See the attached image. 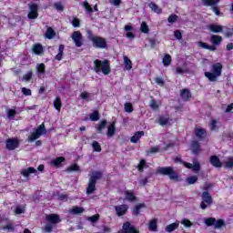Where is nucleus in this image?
<instances>
[{"label":"nucleus","mask_w":233,"mask_h":233,"mask_svg":"<svg viewBox=\"0 0 233 233\" xmlns=\"http://www.w3.org/2000/svg\"><path fill=\"white\" fill-rule=\"evenodd\" d=\"M209 128L211 132H218L219 127H218V120L212 119L211 122L209 123Z\"/></svg>","instance_id":"e433bc0d"},{"label":"nucleus","mask_w":233,"mask_h":233,"mask_svg":"<svg viewBox=\"0 0 233 233\" xmlns=\"http://www.w3.org/2000/svg\"><path fill=\"white\" fill-rule=\"evenodd\" d=\"M181 225H184V227H186V228H190V227H192V221H190L188 218H184L181 221Z\"/></svg>","instance_id":"603ef678"},{"label":"nucleus","mask_w":233,"mask_h":233,"mask_svg":"<svg viewBox=\"0 0 233 233\" xmlns=\"http://www.w3.org/2000/svg\"><path fill=\"white\" fill-rule=\"evenodd\" d=\"M19 139L13 137V138H7L5 140V148L7 150H15V148H19Z\"/></svg>","instance_id":"9b49d317"},{"label":"nucleus","mask_w":233,"mask_h":233,"mask_svg":"<svg viewBox=\"0 0 233 233\" xmlns=\"http://www.w3.org/2000/svg\"><path fill=\"white\" fill-rule=\"evenodd\" d=\"M124 108L126 110V112H128L129 114L131 112H134V106H132V103L127 102L124 105Z\"/></svg>","instance_id":"8fccbe9b"},{"label":"nucleus","mask_w":233,"mask_h":233,"mask_svg":"<svg viewBox=\"0 0 233 233\" xmlns=\"http://www.w3.org/2000/svg\"><path fill=\"white\" fill-rule=\"evenodd\" d=\"M91 147L95 152H101V144H99V142L94 140L91 144Z\"/></svg>","instance_id":"37998d69"},{"label":"nucleus","mask_w":233,"mask_h":233,"mask_svg":"<svg viewBox=\"0 0 233 233\" xmlns=\"http://www.w3.org/2000/svg\"><path fill=\"white\" fill-rule=\"evenodd\" d=\"M164 66H170L172 64V56L169 54H165L162 59Z\"/></svg>","instance_id":"2f4dec72"},{"label":"nucleus","mask_w":233,"mask_h":233,"mask_svg":"<svg viewBox=\"0 0 233 233\" xmlns=\"http://www.w3.org/2000/svg\"><path fill=\"white\" fill-rule=\"evenodd\" d=\"M147 208V204L140 203L134 207L132 212L135 216H139V212H140L141 208Z\"/></svg>","instance_id":"7c9ffc66"},{"label":"nucleus","mask_w":233,"mask_h":233,"mask_svg":"<svg viewBox=\"0 0 233 233\" xmlns=\"http://www.w3.org/2000/svg\"><path fill=\"white\" fill-rule=\"evenodd\" d=\"M71 38L73 39L77 48L83 46V34H81V31L73 32L71 35Z\"/></svg>","instance_id":"f8f14e48"},{"label":"nucleus","mask_w":233,"mask_h":233,"mask_svg":"<svg viewBox=\"0 0 233 233\" xmlns=\"http://www.w3.org/2000/svg\"><path fill=\"white\" fill-rule=\"evenodd\" d=\"M174 36H175L176 39H177L178 41H181V39H183V35L181 34V31H179V30H175V31H174Z\"/></svg>","instance_id":"e2e57ef3"},{"label":"nucleus","mask_w":233,"mask_h":233,"mask_svg":"<svg viewBox=\"0 0 233 233\" xmlns=\"http://www.w3.org/2000/svg\"><path fill=\"white\" fill-rule=\"evenodd\" d=\"M46 134V127H45V123L41 124L33 133H31L27 139L30 143H34L36 139H39L41 136H45Z\"/></svg>","instance_id":"0eeeda50"},{"label":"nucleus","mask_w":233,"mask_h":233,"mask_svg":"<svg viewBox=\"0 0 233 233\" xmlns=\"http://www.w3.org/2000/svg\"><path fill=\"white\" fill-rule=\"evenodd\" d=\"M201 203H200V208L202 210H207L208 207L214 203V199L212 198V195L208 191H204L201 195Z\"/></svg>","instance_id":"6e6552de"},{"label":"nucleus","mask_w":233,"mask_h":233,"mask_svg":"<svg viewBox=\"0 0 233 233\" xmlns=\"http://www.w3.org/2000/svg\"><path fill=\"white\" fill-rule=\"evenodd\" d=\"M197 181H198V177L196 176H191L187 178V182L188 183V185H194V183H196Z\"/></svg>","instance_id":"13d9d810"},{"label":"nucleus","mask_w":233,"mask_h":233,"mask_svg":"<svg viewBox=\"0 0 233 233\" xmlns=\"http://www.w3.org/2000/svg\"><path fill=\"white\" fill-rule=\"evenodd\" d=\"M225 220H223L222 218H218V220H216L215 222V228H222V227H225Z\"/></svg>","instance_id":"c03bdc74"},{"label":"nucleus","mask_w":233,"mask_h":233,"mask_svg":"<svg viewBox=\"0 0 233 233\" xmlns=\"http://www.w3.org/2000/svg\"><path fill=\"white\" fill-rule=\"evenodd\" d=\"M116 134V121H113L108 127H107V132L106 136L107 137H113V136Z\"/></svg>","instance_id":"4be33fe9"},{"label":"nucleus","mask_w":233,"mask_h":233,"mask_svg":"<svg viewBox=\"0 0 233 233\" xmlns=\"http://www.w3.org/2000/svg\"><path fill=\"white\" fill-rule=\"evenodd\" d=\"M116 233H139V229L136 228V226L132 225L129 221L123 224L122 229Z\"/></svg>","instance_id":"9d476101"},{"label":"nucleus","mask_w":233,"mask_h":233,"mask_svg":"<svg viewBox=\"0 0 233 233\" xmlns=\"http://www.w3.org/2000/svg\"><path fill=\"white\" fill-rule=\"evenodd\" d=\"M226 168H233V157H229L225 162Z\"/></svg>","instance_id":"864d4df0"},{"label":"nucleus","mask_w":233,"mask_h":233,"mask_svg":"<svg viewBox=\"0 0 233 233\" xmlns=\"http://www.w3.org/2000/svg\"><path fill=\"white\" fill-rule=\"evenodd\" d=\"M87 34V39L92 42L95 48H106V39L101 36L94 35V34H92V31H88Z\"/></svg>","instance_id":"423d86ee"},{"label":"nucleus","mask_w":233,"mask_h":233,"mask_svg":"<svg viewBox=\"0 0 233 233\" xmlns=\"http://www.w3.org/2000/svg\"><path fill=\"white\" fill-rule=\"evenodd\" d=\"M178 16L176 14H171L168 17H167V21L168 23H170L171 25H174V23H176V21H177Z\"/></svg>","instance_id":"49530a36"},{"label":"nucleus","mask_w":233,"mask_h":233,"mask_svg":"<svg viewBox=\"0 0 233 233\" xmlns=\"http://www.w3.org/2000/svg\"><path fill=\"white\" fill-rule=\"evenodd\" d=\"M88 220L91 221V223H97V221H99V214L93 215Z\"/></svg>","instance_id":"0e129e2a"},{"label":"nucleus","mask_w":233,"mask_h":233,"mask_svg":"<svg viewBox=\"0 0 233 233\" xmlns=\"http://www.w3.org/2000/svg\"><path fill=\"white\" fill-rule=\"evenodd\" d=\"M46 39H54L56 37V31L52 27H47L46 31Z\"/></svg>","instance_id":"f704fd0d"},{"label":"nucleus","mask_w":233,"mask_h":233,"mask_svg":"<svg viewBox=\"0 0 233 233\" xmlns=\"http://www.w3.org/2000/svg\"><path fill=\"white\" fill-rule=\"evenodd\" d=\"M103 177V171H94L89 177L88 186L86 187V194L90 196L93 192H96V184L99 179Z\"/></svg>","instance_id":"39448f33"},{"label":"nucleus","mask_w":233,"mask_h":233,"mask_svg":"<svg viewBox=\"0 0 233 233\" xmlns=\"http://www.w3.org/2000/svg\"><path fill=\"white\" fill-rule=\"evenodd\" d=\"M32 76H34V73L32 71L27 72L25 75L23 76L22 81H30L32 79Z\"/></svg>","instance_id":"3c124183"},{"label":"nucleus","mask_w":233,"mask_h":233,"mask_svg":"<svg viewBox=\"0 0 233 233\" xmlns=\"http://www.w3.org/2000/svg\"><path fill=\"white\" fill-rule=\"evenodd\" d=\"M35 173H37V169L33 167H29L21 171V174L24 176V177H29L30 174H35Z\"/></svg>","instance_id":"aec40b11"},{"label":"nucleus","mask_w":233,"mask_h":233,"mask_svg":"<svg viewBox=\"0 0 233 233\" xmlns=\"http://www.w3.org/2000/svg\"><path fill=\"white\" fill-rule=\"evenodd\" d=\"M191 151L195 156H198L201 152V145L198 141L193 140L191 142Z\"/></svg>","instance_id":"f3484780"},{"label":"nucleus","mask_w":233,"mask_h":233,"mask_svg":"<svg viewBox=\"0 0 233 233\" xmlns=\"http://www.w3.org/2000/svg\"><path fill=\"white\" fill-rule=\"evenodd\" d=\"M149 8L152 10V12H155V14H163V9L160 8L159 5H157L154 2H150L148 4Z\"/></svg>","instance_id":"b1692460"},{"label":"nucleus","mask_w":233,"mask_h":233,"mask_svg":"<svg viewBox=\"0 0 233 233\" xmlns=\"http://www.w3.org/2000/svg\"><path fill=\"white\" fill-rule=\"evenodd\" d=\"M219 3V0H202V4L204 6H216Z\"/></svg>","instance_id":"58836bf2"},{"label":"nucleus","mask_w":233,"mask_h":233,"mask_svg":"<svg viewBox=\"0 0 233 233\" xmlns=\"http://www.w3.org/2000/svg\"><path fill=\"white\" fill-rule=\"evenodd\" d=\"M53 105H54L56 110H57V112H61V108L63 106V102H61L60 96L56 97V99L53 102Z\"/></svg>","instance_id":"c85d7f7f"},{"label":"nucleus","mask_w":233,"mask_h":233,"mask_svg":"<svg viewBox=\"0 0 233 233\" xmlns=\"http://www.w3.org/2000/svg\"><path fill=\"white\" fill-rule=\"evenodd\" d=\"M195 135L197 136V137H198L199 139H205V137H207V130L203 129V128H197L195 130Z\"/></svg>","instance_id":"bb28decb"},{"label":"nucleus","mask_w":233,"mask_h":233,"mask_svg":"<svg viewBox=\"0 0 233 233\" xmlns=\"http://www.w3.org/2000/svg\"><path fill=\"white\" fill-rule=\"evenodd\" d=\"M71 25L74 26V28H79V26H81V20H79L77 17H74Z\"/></svg>","instance_id":"09e8293b"},{"label":"nucleus","mask_w":233,"mask_h":233,"mask_svg":"<svg viewBox=\"0 0 233 233\" xmlns=\"http://www.w3.org/2000/svg\"><path fill=\"white\" fill-rule=\"evenodd\" d=\"M89 119L91 121H99V111L95 110L93 113L89 115Z\"/></svg>","instance_id":"a19ab883"},{"label":"nucleus","mask_w":233,"mask_h":233,"mask_svg":"<svg viewBox=\"0 0 233 233\" xmlns=\"http://www.w3.org/2000/svg\"><path fill=\"white\" fill-rule=\"evenodd\" d=\"M179 228V222H174L166 227V232H174V230H177Z\"/></svg>","instance_id":"c756f323"},{"label":"nucleus","mask_w":233,"mask_h":233,"mask_svg":"<svg viewBox=\"0 0 233 233\" xmlns=\"http://www.w3.org/2000/svg\"><path fill=\"white\" fill-rule=\"evenodd\" d=\"M108 125V121L106 119L101 120L96 127L97 134H103V130L106 128V126Z\"/></svg>","instance_id":"6ab92c4d"},{"label":"nucleus","mask_w":233,"mask_h":233,"mask_svg":"<svg viewBox=\"0 0 233 233\" xmlns=\"http://www.w3.org/2000/svg\"><path fill=\"white\" fill-rule=\"evenodd\" d=\"M124 65L126 70H132V60L127 56H124Z\"/></svg>","instance_id":"4c0bfd02"},{"label":"nucleus","mask_w":233,"mask_h":233,"mask_svg":"<svg viewBox=\"0 0 233 233\" xmlns=\"http://www.w3.org/2000/svg\"><path fill=\"white\" fill-rule=\"evenodd\" d=\"M33 53L36 56H41L45 49L43 48V45L41 44H35L32 47Z\"/></svg>","instance_id":"5701e85b"},{"label":"nucleus","mask_w":233,"mask_h":233,"mask_svg":"<svg viewBox=\"0 0 233 233\" xmlns=\"http://www.w3.org/2000/svg\"><path fill=\"white\" fill-rule=\"evenodd\" d=\"M90 96V94L88 92H82L79 96V97L81 99H84V101H90V99H88V96Z\"/></svg>","instance_id":"680f3d73"},{"label":"nucleus","mask_w":233,"mask_h":233,"mask_svg":"<svg viewBox=\"0 0 233 233\" xmlns=\"http://www.w3.org/2000/svg\"><path fill=\"white\" fill-rule=\"evenodd\" d=\"M115 211L116 213V216H118V218H121V216H125V214L128 212V206L127 204L115 206Z\"/></svg>","instance_id":"ddd939ff"},{"label":"nucleus","mask_w":233,"mask_h":233,"mask_svg":"<svg viewBox=\"0 0 233 233\" xmlns=\"http://www.w3.org/2000/svg\"><path fill=\"white\" fill-rule=\"evenodd\" d=\"M145 168H148V165H147V160L142 158L137 166L138 172H143Z\"/></svg>","instance_id":"c9c22d12"},{"label":"nucleus","mask_w":233,"mask_h":233,"mask_svg":"<svg viewBox=\"0 0 233 233\" xmlns=\"http://www.w3.org/2000/svg\"><path fill=\"white\" fill-rule=\"evenodd\" d=\"M36 72L38 76H43V74H46V66L44 63L38 64L36 66Z\"/></svg>","instance_id":"72a5a7b5"},{"label":"nucleus","mask_w":233,"mask_h":233,"mask_svg":"<svg viewBox=\"0 0 233 233\" xmlns=\"http://www.w3.org/2000/svg\"><path fill=\"white\" fill-rule=\"evenodd\" d=\"M223 41V37L219 35H212L210 37V43L212 46H209L208 44L199 41L198 46L201 48H204V50H210V52H216L217 48L216 46H219L221 45V42Z\"/></svg>","instance_id":"7ed1b4c3"},{"label":"nucleus","mask_w":233,"mask_h":233,"mask_svg":"<svg viewBox=\"0 0 233 233\" xmlns=\"http://www.w3.org/2000/svg\"><path fill=\"white\" fill-rule=\"evenodd\" d=\"M148 230H150V232H157V219L153 218L152 220H150L148 225Z\"/></svg>","instance_id":"cd10ccee"},{"label":"nucleus","mask_w":233,"mask_h":233,"mask_svg":"<svg viewBox=\"0 0 233 233\" xmlns=\"http://www.w3.org/2000/svg\"><path fill=\"white\" fill-rule=\"evenodd\" d=\"M223 72V65L221 63H216L211 66V72H205L204 76L210 81L211 83H215L218 81V78L220 77Z\"/></svg>","instance_id":"f03ea898"},{"label":"nucleus","mask_w":233,"mask_h":233,"mask_svg":"<svg viewBox=\"0 0 233 233\" xmlns=\"http://www.w3.org/2000/svg\"><path fill=\"white\" fill-rule=\"evenodd\" d=\"M149 106H151L153 110H157V108H159V105H157V102L154 99L151 100Z\"/></svg>","instance_id":"69168bd1"},{"label":"nucleus","mask_w":233,"mask_h":233,"mask_svg":"<svg viewBox=\"0 0 233 233\" xmlns=\"http://www.w3.org/2000/svg\"><path fill=\"white\" fill-rule=\"evenodd\" d=\"M170 121L169 118H167L165 116H159L158 123L161 125V127H165V125H168V122Z\"/></svg>","instance_id":"a18cd8bd"},{"label":"nucleus","mask_w":233,"mask_h":233,"mask_svg":"<svg viewBox=\"0 0 233 233\" xmlns=\"http://www.w3.org/2000/svg\"><path fill=\"white\" fill-rule=\"evenodd\" d=\"M208 29L209 30V32H212L213 34H219V33L223 32V25L210 24L208 26Z\"/></svg>","instance_id":"a211bd4d"},{"label":"nucleus","mask_w":233,"mask_h":233,"mask_svg":"<svg viewBox=\"0 0 233 233\" xmlns=\"http://www.w3.org/2000/svg\"><path fill=\"white\" fill-rule=\"evenodd\" d=\"M180 97L183 99V101H190L192 99V93H190V89L184 88L180 90Z\"/></svg>","instance_id":"dca6fc26"},{"label":"nucleus","mask_w":233,"mask_h":233,"mask_svg":"<svg viewBox=\"0 0 233 233\" xmlns=\"http://www.w3.org/2000/svg\"><path fill=\"white\" fill-rule=\"evenodd\" d=\"M209 163L212 165V167H215V168H221V167H223V162H221L219 157L216 155L209 157Z\"/></svg>","instance_id":"4468645a"},{"label":"nucleus","mask_w":233,"mask_h":233,"mask_svg":"<svg viewBox=\"0 0 233 233\" xmlns=\"http://www.w3.org/2000/svg\"><path fill=\"white\" fill-rule=\"evenodd\" d=\"M22 94H24V96H32V90L26 87H23Z\"/></svg>","instance_id":"338daca9"},{"label":"nucleus","mask_w":233,"mask_h":233,"mask_svg":"<svg viewBox=\"0 0 233 233\" xmlns=\"http://www.w3.org/2000/svg\"><path fill=\"white\" fill-rule=\"evenodd\" d=\"M67 172H79V166L77 164H73L67 167Z\"/></svg>","instance_id":"de8ad7c7"},{"label":"nucleus","mask_w":233,"mask_h":233,"mask_svg":"<svg viewBox=\"0 0 233 233\" xmlns=\"http://www.w3.org/2000/svg\"><path fill=\"white\" fill-rule=\"evenodd\" d=\"M155 83H157L158 86H165V80L162 77L155 78Z\"/></svg>","instance_id":"052dcab7"},{"label":"nucleus","mask_w":233,"mask_h":233,"mask_svg":"<svg viewBox=\"0 0 233 233\" xmlns=\"http://www.w3.org/2000/svg\"><path fill=\"white\" fill-rule=\"evenodd\" d=\"M125 196H126V199L127 201H130L131 203L136 201V199H137V197H136V195L134 194V192L130 191V190H126L124 192Z\"/></svg>","instance_id":"393cba45"},{"label":"nucleus","mask_w":233,"mask_h":233,"mask_svg":"<svg viewBox=\"0 0 233 233\" xmlns=\"http://www.w3.org/2000/svg\"><path fill=\"white\" fill-rule=\"evenodd\" d=\"M157 152H159V147H152L149 149V154H157Z\"/></svg>","instance_id":"774afa93"},{"label":"nucleus","mask_w":233,"mask_h":233,"mask_svg":"<svg viewBox=\"0 0 233 233\" xmlns=\"http://www.w3.org/2000/svg\"><path fill=\"white\" fill-rule=\"evenodd\" d=\"M16 115L17 111H15V109H9L7 111V117H9V119H14V117H15Z\"/></svg>","instance_id":"4d7b16f0"},{"label":"nucleus","mask_w":233,"mask_h":233,"mask_svg":"<svg viewBox=\"0 0 233 233\" xmlns=\"http://www.w3.org/2000/svg\"><path fill=\"white\" fill-rule=\"evenodd\" d=\"M204 223L207 225V227H214L216 225V218H207Z\"/></svg>","instance_id":"79ce46f5"},{"label":"nucleus","mask_w":233,"mask_h":233,"mask_svg":"<svg viewBox=\"0 0 233 233\" xmlns=\"http://www.w3.org/2000/svg\"><path fill=\"white\" fill-rule=\"evenodd\" d=\"M3 230H7V232H14L15 230V227L13 224H7L3 227Z\"/></svg>","instance_id":"6e6d98bb"},{"label":"nucleus","mask_w":233,"mask_h":233,"mask_svg":"<svg viewBox=\"0 0 233 233\" xmlns=\"http://www.w3.org/2000/svg\"><path fill=\"white\" fill-rule=\"evenodd\" d=\"M53 229H54V224H51V223L49 222V223H46V224L45 225V228H44L45 232L50 233V232H52Z\"/></svg>","instance_id":"5fc2aeb1"},{"label":"nucleus","mask_w":233,"mask_h":233,"mask_svg":"<svg viewBox=\"0 0 233 233\" xmlns=\"http://www.w3.org/2000/svg\"><path fill=\"white\" fill-rule=\"evenodd\" d=\"M29 12L27 14L28 19L34 20L39 17V5L35 3L28 4Z\"/></svg>","instance_id":"1a4fd4ad"},{"label":"nucleus","mask_w":233,"mask_h":233,"mask_svg":"<svg viewBox=\"0 0 233 233\" xmlns=\"http://www.w3.org/2000/svg\"><path fill=\"white\" fill-rule=\"evenodd\" d=\"M71 214H75L76 216H79V214H83L85 212V208L79 206H74L70 210Z\"/></svg>","instance_id":"473e14b6"},{"label":"nucleus","mask_w":233,"mask_h":233,"mask_svg":"<svg viewBox=\"0 0 233 233\" xmlns=\"http://www.w3.org/2000/svg\"><path fill=\"white\" fill-rule=\"evenodd\" d=\"M54 6H55L56 10H58L59 12H63V10H65V7L61 4V2L55 3Z\"/></svg>","instance_id":"bf43d9fd"},{"label":"nucleus","mask_w":233,"mask_h":233,"mask_svg":"<svg viewBox=\"0 0 233 233\" xmlns=\"http://www.w3.org/2000/svg\"><path fill=\"white\" fill-rule=\"evenodd\" d=\"M145 136V131H137L133 137H131L130 141L131 143H137L141 137Z\"/></svg>","instance_id":"412c9836"},{"label":"nucleus","mask_w":233,"mask_h":233,"mask_svg":"<svg viewBox=\"0 0 233 233\" xmlns=\"http://www.w3.org/2000/svg\"><path fill=\"white\" fill-rule=\"evenodd\" d=\"M46 221L51 223L52 225H57V223H61V218L57 214H50L46 217Z\"/></svg>","instance_id":"2eb2a0df"},{"label":"nucleus","mask_w":233,"mask_h":233,"mask_svg":"<svg viewBox=\"0 0 233 233\" xmlns=\"http://www.w3.org/2000/svg\"><path fill=\"white\" fill-rule=\"evenodd\" d=\"M94 70L96 74H99V72H102L104 76H108L110 72L112 71L110 68V61L108 60H99L96 59L94 61Z\"/></svg>","instance_id":"20e7f679"},{"label":"nucleus","mask_w":233,"mask_h":233,"mask_svg":"<svg viewBox=\"0 0 233 233\" xmlns=\"http://www.w3.org/2000/svg\"><path fill=\"white\" fill-rule=\"evenodd\" d=\"M157 174H160V176H167L170 181H174L175 183H179V181H181V175L170 166L158 167Z\"/></svg>","instance_id":"f257e3e1"},{"label":"nucleus","mask_w":233,"mask_h":233,"mask_svg":"<svg viewBox=\"0 0 233 233\" xmlns=\"http://www.w3.org/2000/svg\"><path fill=\"white\" fill-rule=\"evenodd\" d=\"M65 161H66L65 157H58L55 158L54 160H52L51 164L54 167H56V168H59V167H61V164L65 163Z\"/></svg>","instance_id":"a878e982"},{"label":"nucleus","mask_w":233,"mask_h":233,"mask_svg":"<svg viewBox=\"0 0 233 233\" xmlns=\"http://www.w3.org/2000/svg\"><path fill=\"white\" fill-rule=\"evenodd\" d=\"M140 32H142V34H148V32H150V28H148V25L147 24V22L141 23Z\"/></svg>","instance_id":"ea45409f"}]
</instances>
